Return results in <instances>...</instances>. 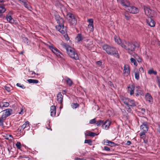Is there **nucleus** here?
<instances>
[{
  "instance_id": "nucleus-1",
  "label": "nucleus",
  "mask_w": 160,
  "mask_h": 160,
  "mask_svg": "<svg viewBox=\"0 0 160 160\" xmlns=\"http://www.w3.org/2000/svg\"><path fill=\"white\" fill-rule=\"evenodd\" d=\"M55 17L57 23H58V25L56 26V29L61 33L64 34V37L66 40H68L69 38L68 35L66 34L67 33L66 28L64 26V20L58 15H56Z\"/></svg>"
},
{
  "instance_id": "nucleus-2",
  "label": "nucleus",
  "mask_w": 160,
  "mask_h": 160,
  "mask_svg": "<svg viewBox=\"0 0 160 160\" xmlns=\"http://www.w3.org/2000/svg\"><path fill=\"white\" fill-rule=\"evenodd\" d=\"M122 101L126 105V109L127 112H130L132 111V109L130 107H134L137 106L138 103L134 100L126 98L124 97H121Z\"/></svg>"
},
{
  "instance_id": "nucleus-3",
  "label": "nucleus",
  "mask_w": 160,
  "mask_h": 160,
  "mask_svg": "<svg viewBox=\"0 0 160 160\" xmlns=\"http://www.w3.org/2000/svg\"><path fill=\"white\" fill-rule=\"evenodd\" d=\"M62 47L66 49L68 55L72 58L76 60L79 59V56L74 49L68 44L63 43L61 44Z\"/></svg>"
},
{
  "instance_id": "nucleus-4",
  "label": "nucleus",
  "mask_w": 160,
  "mask_h": 160,
  "mask_svg": "<svg viewBox=\"0 0 160 160\" xmlns=\"http://www.w3.org/2000/svg\"><path fill=\"white\" fill-rule=\"evenodd\" d=\"M121 47L125 49L129 53L131 54L135 50L136 47H138V44L136 42H126L125 41L124 44H121Z\"/></svg>"
},
{
  "instance_id": "nucleus-5",
  "label": "nucleus",
  "mask_w": 160,
  "mask_h": 160,
  "mask_svg": "<svg viewBox=\"0 0 160 160\" xmlns=\"http://www.w3.org/2000/svg\"><path fill=\"white\" fill-rule=\"evenodd\" d=\"M102 48L108 54L113 56L116 58H119L118 51L114 47H111L107 44H105L103 46Z\"/></svg>"
},
{
  "instance_id": "nucleus-6",
  "label": "nucleus",
  "mask_w": 160,
  "mask_h": 160,
  "mask_svg": "<svg viewBox=\"0 0 160 160\" xmlns=\"http://www.w3.org/2000/svg\"><path fill=\"white\" fill-rule=\"evenodd\" d=\"M66 18L71 25H74L77 23V20L74 15L71 13H68L67 14Z\"/></svg>"
},
{
  "instance_id": "nucleus-7",
  "label": "nucleus",
  "mask_w": 160,
  "mask_h": 160,
  "mask_svg": "<svg viewBox=\"0 0 160 160\" xmlns=\"http://www.w3.org/2000/svg\"><path fill=\"white\" fill-rule=\"evenodd\" d=\"M48 46L52 52L55 53L58 57L61 58V55H62V54L59 50L55 47L53 44L50 43V45H48Z\"/></svg>"
},
{
  "instance_id": "nucleus-8",
  "label": "nucleus",
  "mask_w": 160,
  "mask_h": 160,
  "mask_svg": "<svg viewBox=\"0 0 160 160\" xmlns=\"http://www.w3.org/2000/svg\"><path fill=\"white\" fill-rule=\"evenodd\" d=\"M12 111V110L10 108L6 109L2 111L1 112L2 114L1 116L2 119H3L4 118L10 116L11 114Z\"/></svg>"
},
{
  "instance_id": "nucleus-9",
  "label": "nucleus",
  "mask_w": 160,
  "mask_h": 160,
  "mask_svg": "<svg viewBox=\"0 0 160 160\" xmlns=\"http://www.w3.org/2000/svg\"><path fill=\"white\" fill-rule=\"evenodd\" d=\"M144 12L145 14L149 17H152L153 15L154 11L147 6L144 7Z\"/></svg>"
},
{
  "instance_id": "nucleus-10",
  "label": "nucleus",
  "mask_w": 160,
  "mask_h": 160,
  "mask_svg": "<svg viewBox=\"0 0 160 160\" xmlns=\"http://www.w3.org/2000/svg\"><path fill=\"white\" fill-rule=\"evenodd\" d=\"M118 2L123 7L125 11L130 5L129 2L127 0H118Z\"/></svg>"
},
{
  "instance_id": "nucleus-11",
  "label": "nucleus",
  "mask_w": 160,
  "mask_h": 160,
  "mask_svg": "<svg viewBox=\"0 0 160 160\" xmlns=\"http://www.w3.org/2000/svg\"><path fill=\"white\" fill-rule=\"evenodd\" d=\"M126 11L133 14L137 13L139 12L138 9V8L135 7L131 6L130 5Z\"/></svg>"
},
{
  "instance_id": "nucleus-12",
  "label": "nucleus",
  "mask_w": 160,
  "mask_h": 160,
  "mask_svg": "<svg viewBox=\"0 0 160 160\" xmlns=\"http://www.w3.org/2000/svg\"><path fill=\"white\" fill-rule=\"evenodd\" d=\"M140 127V129L143 131V132H147L148 131V126L147 122H146L142 123Z\"/></svg>"
},
{
  "instance_id": "nucleus-13",
  "label": "nucleus",
  "mask_w": 160,
  "mask_h": 160,
  "mask_svg": "<svg viewBox=\"0 0 160 160\" xmlns=\"http://www.w3.org/2000/svg\"><path fill=\"white\" fill-rule=\"evenodd\" d=\"M123 73L126 76H128L130 74L129 67L128 64H125L123 67Z\"/></svg>"
},
{
  "instance_id": "nucleus-14",
  "label": "nucleus",
  "mask_w": 160,
  "mask_h": 160,
  "mask_svg": "<svg viewBox=\"0 0 160 160\" xmlns=\"http://www.w3.org/2000/svg\"><path fill=\"white\" fill-rule=\"evenodd\" d=\"M147 23L151 27H154L155 25V22L151 17H149L147 19Z\"/></svg>"
},
{
  "instance_id": "nucleus-15",
  "label": "nucleus",
  "mask_w": 160,
  "mask_h": 160,
  "mask_svg": "<svg viewBox=\"0 0 160 160\" xmlns=\"http://www.w3.org/2000/svg\"><path fill=\"white\" fill-rule=\"evenodd\" d=\"M63 96L62 94L61 93L59 92L57 95V100L59 103L61 105L62 104L63 101Z\"/></svg>"
},
{
  "instance_id": "nucleus-16",
  "label": "nucleus",
  "mask_w": 160,
  "mask_h": 160,
  "mask_svg": "<svg viewBox=\"0 0 160 160\" xmlns=\"http://www.w3.org/2000/svg\"><path fill=\"white\" fill-rule=\"evenodd\" d=\"M111 124V122L108 120L106 121L102 125V128L103 129L107 130L108 129Z\"/></svg>"
},
{
  "instance_id": "nucleus-17",
  "label": "nucleus",
  "mask_w": 160,
  "mask_h": 160,
  "mask_svg": "<svg viewBox=\"0 0 160 160\" xmlns=\"http://www.w3.org/2000/svg\"><path fill=\"white\" fill-rule=\"evenodd\" d=\"M145 99L146 101L150 104L152 103L153 102V100L150 94L147 93L145 95Z\"/></svg>"
},
{
  "instance_id": "nucleus-18",
  "label": "nucleus",
  "mask_w": 160,
  "mask_h": 160,
  "mask_svg": "<svg viewBox=\"0 0 160 160\" xmlns=\"http://www.w3.org/2000/svg\"><path fill=\"white\" fill-rule=\"evenodd\" d=\"M128 91L131 95L134 94V91L135 89V86L133 84L129 85L128 87Z\"/></svg>"
},
{
  "instance_id": "nucleus-19",
  "label": "nucleus",
  "mask_w": 160,
  "mask_h": 160,
  "mask_svg": "<svg viewBox=\"0 0 160 160\" xmlns=\"http://www.w3.org/2000/svg\"><path fill=\"white\" fill-rule=\"evenodd\" d=\"M51 116L52 117H54L56 114V107L54 106H52L50 107Z\"/></svg>"
},
{
  "instance_id": "nucleus-20",
  "label": "nucleus",
  "mask_w": 160,
  "mask_h": 160,
  "mask_svg": "<svg viewBox=\"0 0 160 160\" xmlns=\"http://www.w3.org/2000/svg\"><path fill=\"white\" fill-rule=\"evenodd\" d=\"M114 38L115 42L118 44L120 45L121 46L122 44H124V42H122L121 39L118 37L115 36L114 37Z\"/></svg>"
},
{
  "instance_id": "nucleus-21",
  "label": "nucleus",
  "mask_w": 160,
  "mask_h": 160,
  "mask_svg": "<svg viewBox=\"0 0 160 160\" xmlns=\"http://www.w3.org/2000/svg\"><path fill=\"white\" fill-rule=\"evenodd\" d=\"M104 144L110 146L111 147H113L116 145V144L114 142L108 140L105 141L104 142Z\"/></svg>"
},
{
  "instance_id": "nucleus-22",
  "label": "nucleus",
  "mask_w": 160,
  "mask_h": 160,
  "mask_svg": "<svg viewBox=\"0 0 160 160\" xmlns=\"http://www.w3.org/2000/svg\"><path fill=\"white\" fill-rule=\"evenodd\" d=\"M85 45L89 50H91L93 46L92 42V41H89L88 43L85 44Z\"/></svg>"
},
{
  "instance_id": "nucleus-23",
  "label": "nucleus",
  "mask_w": 160,
  "mask_h": 160,
  "mask_svg": "<svg viewBox=\"0 0 160 160\" xmlns=\"http://www.w3.org/2000/svg\"><path fill=\"white\" fill-rule=\"evenodd\" d=\"M84 38L82 35L80 34H78L76 38V40L78 42L82 41Z\"/></svg>"
},
{
  "instance_id": "nucleus-24",
  "label": "nucleus",
  "mask_w": 160,
  "mask_h": 160,
  "mask_svg": "<svg viewBox=\"0 0 160 160\" xmlns=\"http://www.w3.org/2000/svg\"><path fill=\"white\" fill-rule=\"evenodd\" d=\"M6 18L7 21H8V22L11 23L13 24L14 23V20L12 18V17L11 16H8L6 17Z\"/></svg>"
},
{
  "instance_id": "nucleus-25",
  "label": "nucleus",
  "mask_w": 160,
  "mask_h": 160,
  "mask_svg": "<svg viewBox=\"0 0 160 160\" xmlns=\"http://www.w3.org/2000/svg\"><path fill=\"white\" fill-rule=\"evenodd\" d=\"M30 124L28 121H27L21 126V128L23 130L25 128L29 127Z\"/></svg>"
},
{
  "instance_id": "nucleus-26",
  "label": "nucleus",
  "mask_w": 160,
  "mask_h": 160,
  "mask_svg": "<svg viewBox=\"0 0 160 160\" xmlns=\"http://www.w3.org/2000/svg\"><path fill=\"white\" fill-rule=\"evenodd\" d=\"M27 81L29 83H38V81L36 79H29L27 80Z\"/></svg>"
},
{
  "instance_id": "nucleus-27",
  "label": "nucleus",
  "mask_w": 160,
  "mask_h": 160,
  "mask_svg": "<svg viewBox=\"0 0 160 160\" xmlns=\"http://www.w3.org/2000/svg\"><path fill=\"white\" fill-rule=\"evenodd\" d=\"M6 11V9L4 6L2 4H0V13L4 12Z\"/></svg>"
},
{
  "instance_id": "nucleus-28",
  "label": "nucleus",
  "mask_w": 160,
  "mask_h": 160,
  "mask_svg": "<svg viewBox=\"0 0 160 160\" xmlns=\"http://www.w3.org/2000/svg\"><path fill=\"white\" fill-rule=\"evenodd\" d=\"M134 73L135 78L137 80H139V72L137 70H136V71Z\"/></svg>"
},
{
  "instance_id": "nucleus-29",
  "label": "nucleus",
  "mask_w": 160,
  "mask_h": 160,
  "mask_svg": "<svg viewBox=\"0 0 160 160\" xmlns=\"http://www.w3.org/2000/svg\"><path fill=\"white\" fill-rule=\"evenodd\" d=\"M148 73L149 74H154L156 75L157 74V72L156 71H154L153 69H150L148 71Z\"/></svg>"
},
{
  "instance_id": "nucleus-30",
  "label": "nucleus",
  "mask_w": 160,
  "mask_h": 160,
  "mask_svg": "<svg viewBox=\"0 0 160 160\" xmlns=\"http://www.w3.org/2000/svg\"><path fill=\"white\" fill-rule=\"evenodd\" d=\"M88 29L90 31H93L94 29L93 24H88Z\"/></svg>"
},
{
  "instance_id": "nucleus-31",
  "label": "nucleus",
  "mask_w": 160,
  "mask_h": 160,
  "mask_svg": "<svg viewBox=\"0 0 160 160\" xmlns=\"http://www.w3.org/2000/svg\"><path fill=\"white\" fill-rule=\"evenodd\" d=\"M146 132H142L140 133V135L141 137V138L142 139L144 140L145 139L146 135L145 133Z\"/></svg>"
},
{
  "instance_id": "nucleus-32",
  "label": "nucleus",
  "mask_w": 160,
  "mask_h": 160,
  "mask_svg": "<svg viewBox=\"0 0 160 160\" xmlns=\"http://www.w3.org/2000/svg\"><path fill=\"white\" fill-rule=\"evenodd\" d=\"M86 134L87 135L91 137H94L95 135V133L92 132L90 131L87 132L86 133Z\"/></svg>"
},
{
  "instance_id": "nucleus-33",
  "label": "nucleus",
  "mask_w": 160,
  "mask_h": 160,
  "mask_svg": "<svg viewBox=\"0 0 160 160\" xmlns=\"http://www.w3.org/2000/svg\"><path fill=\"white\" fill-rule=\"evenodd\" d=\"M66 82L69 85V86H71L72 85V82L71 79H70L69 78H67L66 80Z\"/></svg>"
},
{
  "instance_id": "nucleus-34",
  "label": "nucleus",
  "mask_w": 160,
  "mask_h": 160,
  "mask_svg": "<svg viewBox=\"0 0 160 160\" xmlns=\"http://www.w3.org/2000/svg\"><path fill=\"white\" fill-rule=\"evenodd\" d=\"M130 61L135 66H137V63L136 62V60L133 58H130Z\"/></svg>"
},
{
  "instance_id": "nucleus-35",
  "label": "nucleus",
  "mask_w": 160,
  "mask_h": 160,
  "mask_svg": "<svg viewBox=\"0 0 160 160\" xmlns=\"http://www.w3.org/2000/svg\"><path fill=\"white\" fill-rule=\"evenodd\" d=\"M2 107H7L9 106V103L7 102H2Z\"/></svg>"
},
{
  "instance_id": "nucleus-36",
  "label": "nucleus",
  "mask_w": 160,
  "mask_h": 160,
  "mask_svg": "<svg viewBox=\"0 0 160 160\" xmlns=\"http://www.w3.org/2000/svg\"><path fill=\"white\" fill-rule=\"evenodd\" d=\"M16 146L18 149H21V144L20 142H17L16 144Z\"/></svg>"
},
{
  "instance_id": "nucleus-37",
  "label": "nucleus",
  "mask_w": 160,
  "mask_h": 160,
  "mask_svg": "<svg viewBox=\"0 0 160 160\" xmlns=\"http://www.w3.org/2000/svg\"><path fill=\"white\" fill-rule=\"evenodd\" d=\"M84 143H88L90 145H92V141L90 139L85 140Z\"/></svg>"
},
{
  "instance_id": "nucleus-38",
  "label": "nucleus",
  "mask_w": 160,
  "mask_h": 160,
  "mask_svg": "<svg viewBox=\"0 0 160 160\" xmlns=\"http://www.w3.org/2000/svg\"><path fill=\"white\" fill-rule=\"evenodd\" d=\"M7 138H6L7 139H10L12 140V139L13 138L12 136L10 134H7L6 135Z\"/></svg>"
},
{
  "instance_id": "nucleus-39",
  "label": "nucleus",
  "mask_w": 160,
  "mask_h": 160,
  "mask_svg": "<svg viewBox=\"0 0 160 160\" xmlns=\"http://www.w3.org/2000/svg\"><path fill=\"white\" fill-rule=\"evenodd\" d=\"M103 121L102 120H99L96 123L98 126H100L102 124Z\"/></svg>"
},
{
  "instance_id": "nucleus-40",
  "label": "nucleus",
  "mask_w": 160,
  "mask_h": 160,
  "mask_svg": "<svg viewBox=\"0 0 160 160\" xmlns=\"http://www.w3.org/2000/svg\"><path fill=\"white\" fill-rule=\"evenodd\" d=\"M78 106V104L77 103H73L72 105V108H76Z\"/></svg>"
},
{
  "instance_id": "nucleus-41",
  "label": "nucleus",
  "mask_w": 160,
  "mask_h": 160,
  "mask_svg": "<svg viewBox=\"0 0 160 160\" xmlns=\"http://www.w3.org/2000/svg\"><path fill=\"white\" fill-rule=\"evenodd\" d=\"M5 90L7 91L8 92H9L11 90V88L8 86H5Z\"/></svg>"
},
{
  "instance_id": "nucleus-42",
  "label": "nucleus",
  "mask_w": 160,
  "mask_h": 160,
  "mask_svg": "<svg viewBox=\"0 0 160 160\" xmlns=\"http://www.w3.org/2000/svg\"><path fill=\"white\" fill-rule=\"evenodd\" d=\"M96 122V120L95 118L90 120L89 121V123L91 124H94Z\"/></svg>"
},
{
  "instance_id": "nucleus-43",
  "label": "nucleus",
  "mask_w": 160,
  "mask_h": 160,
  "mask_svg": "<svg viewBox=\"0 0 160 160\" xmlns=\"http://www.w3.org/2000/svg\"><path fill=\"white\" fill-rule=\"evenodd\" d=\"M17 86L18 87L22 88H25V86L23 85H21L20 83H17Z\"/></svg>"
},
{
  "instance_id": "nucleus-44",
  "label": "nucleus",
  "mask_w": 160,
  "mask_h": 160,
  "mask_svg": "<svg viewBox=\"0 0 160 160\" xmlns=\"http://www.w3.org/2000/svg\"><path fill=\"white\" fill-rule=\"evenodd\" d=\"M126 19L127 20H129L130 18V17L128 14H125L124 15Z\"/></svg>"
},
{
  "instance_id": "nucleus-45",
  "label": "nucleus",
  "mask_w": 160,
  "mask_h": 160,
  "mask_svg": "<svg viewBox=\"0 0 160 160\" xmlns=\"http://www.w3.org/2000/svg\"><path fill=\"white\" fill-rule=\"evenodd\" d=\"M88 22L89 23V24H93V20L92 19H88Z\"/></svg>"
},
{
  "instance_id": "nucleus-46",
  "label": "nucleus",
  "mask_w": 160,
  "mask_h": 160,
  "mask_svg": "<svg viewBox=\"0 0 160 160\" xmlns=\"http://www.w3.org/2000/svg\"><path fill=\"white\" fill-rule=\"evenodd\" d=\"M102 64V62L100 61H98L96 62V64L98 67H100Z\"/></svg>"
},
{
  "instance_id": "nucleus-47",
  "label": "nucleus",
  "mask_w": 160,
  "mask_h": 160,
  "mask_svg": "<svg viewBox=\"0 0 160 160\" xmlns=\"http://www.w3.org/2000/svg\"><path fill=\"white\" fill-rule=\"evenodd\" d=\"M104 149L106 151H110V148L109 147H108L107 146L104 147Z\"/></svg>"
},
{
  "instance_id": "nucleus-48",
  "label": "nucleus",
  "mask_w": 160,
  "mask_h": 160,
  "mask_svg": "<svg viewBox=\"0 0 160 160\" xmlns=\"http://www.w3.org/2000/svg\"><path fill=\"white\" fill-rule=\"evenodd\" d=\"M75 160H86L85 159L82 158H75Z\"/></svg>"
},
{
  "instance_id": "nucleus-49",
  "label": "nucleus",
  "mask_w": 160,
  "mask_h": 160,
  "mask_svg": "<svg viewBox=\"0 0 160 160\" xmlns=\"http://www.w3.org/2000/svg\"><path fill=\"white\" fill-rule=\"evenodd\" d=\"M131 143V142L130 141H127L126 144L127 145H130Z\"/></svg>"
},
{
  "instance_id": "nucleus-50",
  "label": "nucleus",
  "mask_w": 160,
  "mask_h": 160,
  "mask_svg": "<svg viewBox=\"0 0 160 160\" xmlns=\"http://www.w3.org/2000/svg\"><path fill=\"white\" fill-rule=\"evenodd\" d=\"M2 119H1L0 118V126L1 125H2L3 124V121Z\"/></svg>"
},
{
  "instance_id": "nucleus-51",
  "label": "nucleus",
  "mask_w": 160,
  "mask_h": 160,
  "mask_svg": "<svg viewBox=\"0 0 160 160\" xmlns=\"http://www.w3.org/2000/svg\"><path fill=\"white\" fill-rule=\"evenodd\" d=\"M26 1L25 2H23V3L24 4V5L25 7L28 8V5L26 3Z\"/></svg>"
},
{
  "instance_id": "nucleus-52",
  "label": "nucleus",
  "mask_w": 160,
  "mask_h": 160,
  "mask_svg": "<svg viewBox=\"0 0 160 160\" xmlns=\"http://www.w3.org/2000/svg\"><path fill=\"white\" fill-rule=\"evenodd\" d=\"M24 40L25 41V42H26L27 43H28V39L27 38H25L24 39Z\"/></svg>"
},
{
  "instance_id": "nucleus-53",
  "label": "nucleus",
  "mask_w": 160,
  "mask_h": 160,
  "mask_svg": "<svg viewBox=\"0 0 160 160\" xmlns=\"http://www.w3.org/2000/svg\"><path fill=\"white\" fill-rule=\"evenodd\" d=\"M139 70L140 71H142L143 72H144V70H143V68H142V67H141L139 68Z\"/></svg>"
},
{
  "instance_id": "nucleus-54",
  "label": "nucleus",
  "mask_w": 160,
  "mask_h": 160,
  "mask_svg": "<svg viewBox=\"0 0 160 160\" xmlns=\"http://www.w3.org/2000/svg\"><path fill=\"white\" fill-rule=\"evenodd\" d=\"M19 113L20 114H22L23 113V112L22 109L21 110V111L20 112H19Z\"/></svg>"
},
{
  "instance_id": "nucleus-55",
  "label": "nucleus",
  "mask_w": 160,
  "mask_h": 160,
  "mask_svg": "<svg viewBox=\"0 0 160 160\" xmlns=\"http://www.w3.org/2000/svg\"><path fill=\"white\" fill-rule=\"evenodd\" d=\"M138 62H142V59H140L139 60H138Z\"/></svg>"
},
{
  "instance_id": "nucleus-56",
  "label": "nucleus",
  "mask_w": 160,
  "mask_h": 160,
  "mask_svg": "<svg viewBox=\"0 0 160 160\" xmlns=\"http://www.w3.org/2000/svg\"><path fill=\"white\" fill-rule=\"evenodd\" d=\"M136 96H138L139 95V94L138 92H137V93H136Z\"/></svg>"
},
{
  "instance_id": "nucleus-57",
  "label": "nucleus",
  "mask_w": 160,
  "mask_h": 160,
  "mask_svg": "<svg viewBox=\"0 0 160 160\" xmlns=\"http://www.w3.org/2000/svg\"><path fill=\"white\" fill-rule=\"evenodd\" d=\"M4 0H0V2H3L4 1Z\"/></svg>"
},
{
  "instance_id": "nucleus-58",
  "label": "nucleus",
  "mask_w": 160,
  "mask_h": 160,
  "mask_svg": "<svg viewBox=\"0 0 160 160\" xmlns=\"http://www.w3.org/2000/svg\"><path fill=\"white\" fill-rule=\"evenodd\" d=\"M61 106H60V108H62V105H61Z\"/></svg>"
},
{
  "instance_id": "nucleus-59",
  "label": "nucleus",
  "mask_w": 160,
  "mask_h": 160,
  "mask_svg": "<svg viewBox=\"0 0 160 160\" xmlns=\"http://www.w3.org/2000/svg\"><path fill=\"white\" fill-rule=\"evenodd\" d=\"M2 107V104H1V103L0 104V108H1Z\"/></svg>"
},
{
  "instance_id": "nucleus-60",
  "label": "nucleus",
  "mask_w": 160,
  "mask_h": 160,
  "mask_svg": "<svg viewBox=\"0 0 160 160\" xmlns=\"http://www.w3.org/2000/svg\"><path fill=\"white\" fill-rule=\"evenodd\" d=\"M159 132L160 133V127H159Z\"/></svg>"
},
{
  "instance_id": "nucleus-61",
  "label": "nucleus",
  "mask_w": 160,
  "mask_h": 160,
  "mask_svg": "<svg viewBox=\"0 0 160 160\" xmlns=\"http://www.w3.org/2000/svg\"><path fill=\"white\" fill-rule=\"evenodd\" d=\"M142 111H144V109H142Z\"/></svg>"
},
{
  "instance_id": "nucleus-62",
  "label": "nucleus",
  "mask_w": 160,
  "mask_h": 160,
  "mask_svg": "<svg viewBox=\"0 0 160 160\" xmlns=\"http://www.w3.org/2000/svg\"><path fill=\"white\" fill-rule=\"evenodd\" d=\"M22 158V157H19V159H20V158Z\"/></svg>"
},
{
  "instance_id": "nucleus-63",
  "label": "nucleus",
  "mask_w": 160,
  "mask_h": 160,
  "mask_svg": "<svg viewBox=\"0 0 160 160\" xmlns=\"http://www.w3.org/2000/svg\"><path fill=\"white\" fill-rule=\"evenodd\" d=\"M62 92H65V91H63Z\"/></svg>"
},
{
  "instance_id": "nucleus-64",
  "label": "nucleus",
  "mask_w": 160,
  "mask_h": 160,
  "mask_svg": "<svg viewBox=\"0 0 160 160\" xmlns=\"http://www.w3.org/2000/svg\"><path fill=\"white\" fill-rule=\"evenodd\" d=\"M50 130H51H51H52V129H51V128H50Z\"/></svg>"
}]
</instances>
